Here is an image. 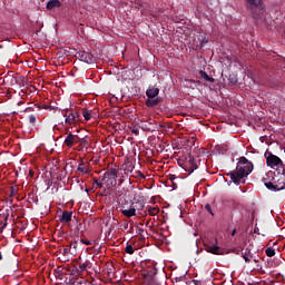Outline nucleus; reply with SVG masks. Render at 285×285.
Here are the masks:
<instances>
[{"label":"nucleus","instance_id":"6e6552de","mask_svg":"<svg viewBox=\"0 0 285 285\" xmlns=\"http://www.w3.org/2000/svg\"><path fill=\"white\" fill-rule=\"evenodd\" d=\"M266 163L268 166H272V168H274L275 166H279L281 164H283V160L275 155H269L266 158Z\"/></svg>","mask_w":285,"mask_h":285},{"label":"nucleus","instance_id":"4be33fe9","mask_svg":"<svg viewBox=\"0 0 285 285\" xmlns=\"http://www.w3.org/2000/svg\"><path fill=\"white\" fill-rule=\"evenodd\" d=\"M265 253H266V256H267V257H274V256H276V250L273 249V247H267V249L265 250Z\"/></svg>","mask_w":285,"mask_h":285},{"label":"nucleus","instance_id":"58836bf2","mask_svg":"<svg viewBox=\"0 0 285 285\" xmlns=\"http://www.w3.org/2000/svg\"><path fill=\"white\" fill-rule=\"evenodd\" d=\"M145 207V205H141V207L140 208H138V209H142Z\"/></svg>","mask_w":285,"mask_h":285},{"label":"nucleus","instance_id":"7ed1b4c3","mask_svg":"<svg viewBox=\"0 0 285 285\" xmlns=\"http://www.w3.org/2000/svg\"><path fill=\"white\" fill-rule=\"evenodd\" d=\"M62 117L66 118L65 124L67 126L66 129L77 127L81 121V115L75 108H66L63 109Z\"/></svg>","mask_w":285,"mask_h":285},{"label":"nucleus","instance_id":"f257e3e1","mask_svg":"<svg viewBox=\"0 0 285 285\" xmlns=\"http://www.w3.org/2000/svg\"><path fill=\"white\" fill-rule=\"evenodd\" d=\"M253 169L254 166L250 160H248L246 157H240L236 169L234 171H229L226 175L232 179V181H234V184H236V186H239V184L246 183L245 179L253 171Z\"/></svg>","mask_w":285,"mask_h":285},{"label":"nucleus","instance_id":"f704fd0d","mask_svg":"<svg viewBox=\"0 0 285 285\" xmlns=\"http://www.w3.org/2000/svg\"><path fill=\"white\" fill-rule=\"evenodd\" d=\"M86 246H91V242H83L81 240Z\"/></svg>","mask_w":285,"mask_h":285},{"label":"nucleus","instance_id":"5701e85b","mask_svg":"<svg viewBox=\"0 0 285 285\" xmlns=\"http://www.w3.org/2000/svg\"><path fill=\"white\" fill-rule=\"evenodd\" d=\"M264 186H265L267 189H269V190L277 191V190H276V185L273 184V183H271V181L264 183Z\"/></svg>","mask_w":285,"mask_h":285},{"label":"nucleus","instance_id":"c756f323","mask_svg":"<svg viewBox=\"0 0 285 285\" xmlns=\"http://www.w3.org/2000/svg\"><path fill=\"white\" fill-rule=\"evenodd\" d=\"M94 184H95L96 187L102 188V184L96 177L94 178Z\"/></svg>","mask_w":285,"mask_h":285},{"label":"nucleus","instance_id":"ddd939ff","mask_svg":"<svg viewBox=\"0 0 285 285\" xmlns=\"http://www.w3.org/2000/svg\"><path fill=\"white\" fill-rule=\"evenodd\" d=\"M91 266H92V263L90 261H86L85 263L79 265V268H76V273L80 275L85 273L87 268H91Z\"/></svg>","mask_w":285,"mask_h":285},{"label":"nucleus","instance_id":"7c9ffc66","mask_svg":"<svg viewBox=\"0 0 285 285\" xmlns=\"http://www.w3.org/2000/svg\"><path fill=\"white\" fill-rule=\"evenodd\" d=\"M205 209L207 210V213H209L212 216H214L213 209L210 207V204H206L205 205Z\"/></svg>","mask_w":285,"mask_h":285},{"label":"nucleus","instance_id":"f8f14e48","mask_svg":"<svg viewBox=\"0 0 285 285\" xmlns=\"http://www.w3.org/2000/svg\"><path fill=\"white\" fill-rule=\"evenodd\" d=\"M120 212L127 218H131L134 216H137V209L135 207H130L129 209L121 208Z\"/></svg>","mask_w":285,"mask_h":285},{"label":"nucleus","instance_id":"20e7f679","mask_svg":"<svg viewBox=\"0 0 285 285\" xmlns=\"http://www.w3.org/2000/svg\"><path fill=\"white\" fill-rule=\"evenodd\" d=\"M205 249L215 256L224 255L222 248L218 246L217 238H212L210 243H204Z\"/></svg>","mask_w":285,"mask_h":285},{"label":"nucleus","instance_id":"72a5a7b5","mask_svg":"<svg viewBox=\"0 0 285 285\" xmlns=\"http://www.w3.org/2000/svg\"><path fill=\"white\" fill-rule=\"evenodd\" d=\"M39 109H48V105L39 106Z\"/></svg>","mask_w":285,"mask_h":285},{"label":"nucleus","instance_id":"dca6fc26","mask_svg":"<svg viewBox=\"0 0 285 285\" xmlns=\"http://www.w3.org/2000/svg\"><path fill=\"white\" fill-rule=\"evenodd\" d=\"M77 171H79L80 174L82 175H90V170L89 168L85 165V163H80L78 168H77Z\"/></svg>","mask_w":285,"mask_h":285},{"label":"nucleus","instance_id":"f03ea898","mask_svg":"<svg viewBox=\"0 0 285 285\" xmlns=\"http://www.w3.org/2000/svg\"><path fill=\"white\" fill-rule=\"evenodd\" d=\"M245 2L247 4V9L252 13V17L256 21H261L266 12V8L263 0H245Z\"/></svg>","mask_w":285,"mask_h":285},{"label":"nucleus","instance_id":"0eeeda50","mask_svg":"<svg viewBox=\"0 0 285 285\" xmlns=\"http://www.w3.org/2000/svg\"><path fill=\"white\" fill-rule=\"evenodd\" d=\"M78 58L87 65H92L95 61L94 55L86 51L78 52Z\"/></svg>","mask_w":285,"mask_h":285},{"label":"nucleus","instance_id":"39448f33","mask_svg":"<svg viewBox=\"0 0 285 285\" xmlns=\"http://www.w3.org/2000/svg\"><path fill=\"white\" fill-rule=\"evenodd\" d=\"M205 43H208V38L205 32H196L194 33L193 48L202 49Z\"/></svg>","mask_w":285,"mask_h":285},{"label":"nucleus","instance_id":"ea45409f","mask_svg":"<svg viewBox=\"0 0 285 285\" xmlns=\"http://www.w3.org/2000/svg\"><path fill=\"white\" fill-rule=\"evenodd\" d=\"M254 262L257 264L258 259H254Z\"/></svg>","mask_w":285,"mask_h":285},{"label":"nucleus","instance_id":"b1692460","mask_svg":"<svg viewBox=\"0 0 285 285\" xmlns=\"http://www.w3.org/2000/svg\"><path fill=\"white\" fill-rule=\"evenodd\" d=\"M125 252L127 253V255H134L135 249H134L132 245L127 244Z\"/></svg>","mask_w":285,"mask_h":285},{"label":"nucleus","instance_id":"aec40b11","mask_svg":"<svg viewBox=\"0 0 285 285\" xmlns=\"http://www.w3.org/2000/svg\"><path fill=\"white\" fill-rule=\"evenodd\" d=\"M82 117H83L85 120H87V121L91 120V118H92L91 111H88V109L83 108V109H82Z\"/></svg>","mask_w":285,"mask_h":285},{"label":"nucleus","instance_id":"2eb2a0df","mask_svg":"<svg viewBox=\"0 0 285 285\" xmlns=\"http://www.w3.org/2000/svg\"><path fill=\"white\" fill-rule=\"evenodd\" d=\"M62 6V2L60 0H50L46 8L48 10H52L53 8H60Z\"/></svg>","mask_w":285,"mask_h":285},{"label":"nucleus","instance_id":"c85d7f7f","mask_svg":"<svg viewBox=\"0 0 285 285\" xmlns=\"http://www.w3.org/2000/svg\"><path fill=\"white\" fill-rule=\"evenodd\" d=\"M247 252L250 253L248 249H246L245 254H243L242 256H243V258L245 259V263H246V264H249V263H250V258H249L248 255H246Z\"/></svg>","mask_w":285,"mask_h":285},{"label":"nucleus","instance_id":"a878e982","mask_svg":"<svg viewBox=\"0 0 285 285\" xmlns=\"http://www.w3.org/2000/svg\"><path fill=\"white\" fill-rule=\"evenodd\" d=\"M17 193H18L17 187L16 186H11L10 187V195H9V197L12 198V197L17 196Z\"/></svg>","mask_w":285,"mask_h":285},{"label":"nucleus","instance_id":"9b49d317","mask_svg":"<svg viewBox=\"0 0 285 285\" xmlns=\"http://www.w3.org/2000/svg\"><path fill=\"white\" fill-rule=\"evenodd\" d=\"M161 102V97H155V98H148L146 100V105L148 108H155V106L159 105Z\"/></svg>","mask_w":285,"mask_h":285},{"label":"nucleus","instance_id":"2f4dec72","mask_svg":"<svg viewBox=\"0 0 285 285\" xmlns=\"http://www.w3.org/2000/svg\"><path fill=\"white\" fill-rule=\"evenodd\" d=\"M70 246H72V250L75 252L73 255H76L77 248H78V243L75 242V243L70 244Z\"/></svg>","mask_w":285,"mask_h":285},{"label":"nucleus","instance_id":"6ab92c4d","mask_svg":"<svg viewBox=\"0 0 285 285\" xmlns=\"http://www.w3.org/2000/svg\"><path fill=\"white\" fill-rule=\"evenodd\" d=\"M146 210H148L150 216H157L160 213L158 207H153L151 205H148Z\"/></svg>","mask_w":285,"mask_h":285},{"label":"nucleus","instance_id":"1a4fd4ad","mask_svg":"<svg viewBox=\"0 0 285 285\" xmlns=\"http://www.w3.org/2000/svg\"><path fill=\"white\" fill-rule=\"evenodd\" d=\"M105 177L108 179H111V184L116 185L117 184V178H118V171L117 168H110L107 170L105 174Z\"/></svg>","mask_w":285,"mask_h":285},{"label":"nucleus","instance_id":"a211bd4d","mask_svg":"<svg viewBox=\"0 0 285 285\" xmlns=\"http://www.w3.org/2000/svg\"><path fill=\"white\" fill-rule=\"evenodd\" d=\"M199 76H200V78H203L205 81H207V82H215V78H213V77H209L208 76V72H206V71H204V70H200L199 71Z\"/></svg>","mask_w":285,"mask_h":285},{"label":"nucleus","instance_id":"bb28decb","mask_svg":"<svg viewBox=\"0 0 285 285\" xmlns=\"http://www.w3.org/2000/svg\"><path fill=\"white\" fill-rule=\"evenodd\" d=\"M176 179H177V176H176V175H170V176H169V181H171L174 188L177 187V184H175V180H176Z\"/></svg>","mask_w":285,"mask_h":285},{"label":"nucleus","instance_id":"4c0bfd02","mask_svg":"<svg viewBox=\"0 0 285 285\" xmlns=\"http://www.w3.org/2000/svg\"><path fill=\"white\" fill-rule=\"evenodd\" d=\"M236 234V229L233 230V234L232 235H235Z\"/></svg>","mask_w":285,"mask_h":285},{"label":"nucleus","instance_id":"412c9836","mask_svg":"<svg viewBox=\"0 0 285 285\" xmlns=\"http://www.w3.org/2000/svg\"><path fill=\"white\" fill-rule=\"evenodd\" d=\"M69 253H70V255H75V252L72 250V245L66 246L63 252H62V255L68 256Z\"/></svg>","mask_w":285,"mask_h":285},{"label":"nucleus","instance_id":"c9c22d12","mask_svg":"<svg viewBox=\"0 0 285 285\" xmlns=\"http://www.w3.org/2000/svg\"><path fill=\"white\" fill-rule=\"evenodd\" d=\"M0 261H3V254L0 253Z\"/></svg>","mask_w":285,"mask_h":285},{"label":"nucleus","instance_id":"393cba45","mask_svg":"<svg viewBox=\"0 0 285 285\" xmlns=\"http://www.w3.org/2000/svg\"><path fill=\"white\" fill-rule=\"evenodd\" d=\"M134 178L146 179V176L141 171H135L134 173Z\"/></svg>","mask_w":285,"mask_h":285},{"label":"nucleus","instance_id":"f3484780","mask_svg":"<svg viewBox=\"0 0 285 285\" xmlns=\"http://www.w3.org/2000/svg\"><path fill=\"white\" fill-rule=\"evenodd\" d=\"M275 186H276V191L284 190L285 189V176H281L277 180V184H275Z\"/></svg>","mask_w":285,"mask_h":285},{"label":"nucleus","instance_id":"423d86ee","mask_svg":"<svg viewBox=\"0 0 285 285\" xmlns=\"http://www.w3.org/2000/svg\"><path fill=\"white\" fill-rule=\"evenodd\" d=\"M66 135H67V138L65 139L63 144L69 148H71L72 146L81 141V139L79 138V135L72 134L69 128H66Z\"/></svg>","mask_w":285,"mask_h":285},{"label":"nucleus","instance_id":"cd10ccee","mask_svg":"<svg viewBox=\"0 0 285 285\" xmlns=\"http://www.w3.org/2000/svg\"><path fill=\"white\" fill-rule=\"evenodd\" d=\"M37 118L33 114L29 115V122L30 125H36Z\"/></svg>","mask_w":285,"mask_h":285},{"label":"nucleus","instance_id":"e433bc0d","mask_svg":"<svg viewBox=\"0 0 285 285\" xmlns=\"http://www.w3.org/2000/svg\"><path fill=\"white\" fill-rule=\"evenodd\" d=\"M128 226H129V223H126L125 228L127 229Z\"/></svg>","mask_w":285,"mask_h":285},{"label":"nucleus","instance_id":"4468645a","mask_svg":"<svg viewBox=\"0 0 285 285\" xmlns=\"http://www.w3.org/2000/svg\"><path fill=\"white\" fill-rule=\"evenodd\" d=\"M72 212L65 210L62 212V216L60 217V223L68 224L71 222Z\"/></svg>","mask_w":285,"mask_h":285},{"label":"nucleus","instance_id":"473e14b6","mask_svg":"<svg viewBox=\"0 0 285 285\" xmlns=\"http://www.w3.org/2000/svg\"><path fill=\"white\" fill-rule=\"evenodd\" d=\"M132 134L136 135V136H139V130L138 129H134Z\"/></svg>","mask_w":285,"mask_h":285},{"label":"nucleus","instance_id":"9d476101","mask_svg":"<svg viewBox=\"0 0 285 285\" xmlns=\"http://www.w3.org/2000/svg\"><path fill=\"white\" fill-rule=\"evenodd\" d=\"M160 92V89L157 87H151L149 86V88L146 90V95L148 97V99H154L155 97H157Z\"/></svg>","mask_w":285,"mask_h":285}]
</instances>
